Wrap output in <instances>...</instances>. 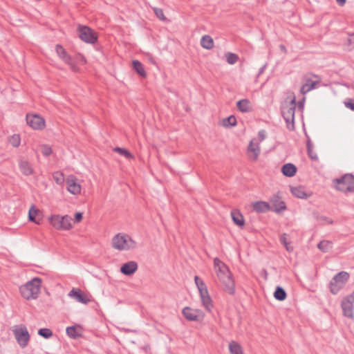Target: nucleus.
<instances>
[{"label":"nucleus","instance_id":"nucleus-1","mask_svg":"<svg viewBox=\"0 0 354 354\" xmlns=\"http://www.w3.org/2000/svg\"><path fill=\"white\" fill-rule=\"evenodd\" d=\"M41 286V279L35 277L26 284L19 288L21 296L26 299H34L37 298Z\"/></svg>","mask_w":354,"mask_h":354},{"label":"nucleus","instance_id":"nucleus-2","mask_svg":"<svg viewBox=\"0 0 354 354\" xmlns=\"http://www.w3.org/2000/svg\"><path fill=\"white\" fill-rule=\"evenodd\" d=\"M215 270L217 277L224 286V291L233 295L235 293L234 281L227 266L225 265V270L221 266H217Z\"/></svg>","mask_w":354,"mask_h":354},{"label":"nucleus","instance_id":"nucleus-3","mask_svg":"<svg viewBox=\"0 0 354 354\" xmlns=\"http://www.w3.org/2000/svg\"><path fill=\"white\" fill-rule=\"evenodd\" d=\"M333 187L338 191L343 193L354 192V175L345 174L339 178L333 180Z\"/></svg>","mask_w":354,"mask_h":354},{"label":"nucleus","instance_id":"nucleus-4","mask_svg":"<svg viewBox=\"0 0 354 354\" xmlns=\"http://www.w3.org/2000/svg\"><path fill=\"white\" fill-rule=\"evenodd\" d=\"M112 247L118 250H129L136 247V243L129 235L118 234L112 239Z\"/></svg>","mask_w":354,"mask_h":354},{"label":"nucleus","instance_id":"nucleus-5","mask_svg":"<svg viewBox=\"0 0 354 354\" xmlns=\"http://www.w3.org/2000/svg\"><path fill=\"white\" fill-rule=\"evenodd\" d=\"M296 107L295 98H293L289 104H285L281 108V114L286 121L287 128L290 131L295 129V113Z\"/></svg>","mask_w":354,"mask_h":354},{"label":"nucleus","instance_id":"nucleus-6","mask_svg":"<svg viewBox=\"0 0 354 354\" xmlns=\"http://www.w3.org/2000/svg\"><path fill=\"white\" fill-rule=\"evenodd\" d=\"M347 272L342 271L335 274L330 280L328 288L333 295H337L342 289L349 279Z\"/></svg>","mask_w":354,"mask_h":354},{"label":"nucleus","instance_id":"nucleus-7","mask_svg":"<svg viewBox=\"0 0 354 354\" xmlns=\"http://www.w3.org/2000/svg\"><path fill=\"white\" fill-rule=\"evenodd\" d=\"M72 218L68 215H52L49 217L50 224L57 230H68L72 227Z\"/></svg>","mask_w":354,"mask_h":354},{"label":"nucleus","instance_id":"nucleus-8","mask_svg":"<svg viewBox=\"0 0 354 354\" xmlns=\"http://www.w3.org/2000/svg\"><path fill=\"white\" fill-rule=\"evenodd\" d=\"M15 337L21 348H25L28 344L30 334L24 325L17 326L13 330Z\"/></svg>","mask_w":354,"mask_h":354},{"label":"nucleus","instance_id":"nucleus-9","mask_svg":"<svg viewBox=\"0 0 354 354\" xmlns=\"http://www.w3.org/2000/svg\"><path fill=\"white\" fill-rule=\"evenodd\" d=\"M79 37L83 41L88 44H95L97 41V33L86 26H80L77 28Z\"/></svg>","mask_w":354,"mask_h":354},{"label":"nucleus","instance_id":"nucleus-10","mask_svg":"<svg viewBox=\"0 0 354 354\" xmlns=\"http://www.w3.org/2000/svg\"><path fill=\"white\" fill-rule=\"evenodd\" d=\"M26 122L33 129L41 130L45 127L44 119L37 114H27Z\"/></svg>","mask_w":354,"mask_h":354},{"label":"nucleus","instance_id":"nucleus-11","mask_svg":"<svg viewBox=\"0 0 354 354\" xmlns=\"http://www.w3.org/2000/svg\"><path fill=\"white\" fill-rule=\"evenodd\" d=\"M354 295L353 294L346 296L342 301V308L344 315L349 318H353Z\"/></svg>","mask_w":354,"mask_h":354},{"label":"nucleus","instance_id":"nucleus-12","mask_svg":"<svg viewBox=\"0 0 354 354\" xmlns=\"http://www.w3.org/2000/svg\"><path fill=\"white\" fill-rule=\"evenodd\" d=\"M182 313L185 319L189 321L199 322L202 320L204 317L201 310L192 309L188 306H186L183 309Z\"/></svg>","mask_w":354,"mask_h":354},{"label":"nucleus","instance_id":"nucleus-13","mask_svg":"<svg viewBox=\"0 0 354 354\" xmlns=\"http://www.w3.org/2000/svg\"><path fill=\"white\" fill-rule=\"evenodd\" d=\"M68 296L74 298L78 302L87 304L91 301L87 295L84 293L80 288H73L68 294Z\"/></svg>","mask_w":354,"mask_h":354},{"label":"nucleus","instance_id":"nucleus-14","mask_svg":"<svg viewBox=\"0 0 354 354\" xmlns=\"http://www.w3.org/2000/svg\"><path fill=\"white\" fill-rule=\"evenodd\" d=\"M259 144L255 138L252 139L248 147V153L250 159L256 161L260 154Z\"/></svg>","mask_w":354,"mask_h":354},{"label":"nucleus","instance_id":"nucleus-15","mask_svg":"<svg viewBox=\"0 0 354 354\" xmlns=\"http://www.w3.org/2000/svg\"><path fill=\"white\" fill-rule=\"evenodd\" d=\"M271 206L270 210L272 212L280 213L286 209V205L278 196L274 195L270 199Z\"/></svg>","mask_w":354,"mask_h":354},{"label":"nucleus","instance_id":"nucleus-16","mask_svg":"<svg viewBox=\"0 0 354 354\" xmlns=\"http://www.w3.org/2000/svg\"><path fill=\"white\" fill-rule=\"evenodd\" d=\"M316 78H318L319 80L317 81H312L310 78L308 77L307 76L304 77V79L306 80V83L303 84L301 87L300 92L302 94H306L310 91L311 90L314 89L317 84L320 82V78L318 75H313Z\"/></svg>","mask_w":354,"mask_h":354},{"label":"nucleus","instance_id":"nucleus-17","mask_svg":"<svg viewBox=\"0 0 354 354\" xmlns=\"http://www.w3.org/2000/svg\"><path fill=\"white\" fill-rule=\"evenodd\" d=\"M66 185L68 191L73 194H78L81 192V186L77 182V179L73 176H70L66 179Z\"/></svg>","mask_w":354,"mask_h":354},{"label":"nucleus","instance_id":"nucleus-18","mask_svg":"<svg viewBox=\"0 0 354 354\" xmlns=\"http://www.w3.org/2000/svg\"><path fill=\"white\" fill-rule=\"evenodd\" d=\"M138 269V263L131 261L124 263L120 268V272L127 276L133 274Z\"/></svg>","mask_w":354,"mask_h":354},{"label":"nucleus","instance_id":"nucleus-19","mask_svg":"<svg viewBox=\"0 0 354 354\" xmlns=\"http://www.w3.org/2000/svg\"><path fill=\"white\" fill-rule=\"evenodd\" d=\"M82 328L80 325L68 326L66 329L67 335L74 339L82 336Z\"/></svg>","mask_w":354,"mask_h":354},{"label":"nucleus","instance_id":"nucleus-20","mask_svg":"<svg viewBox=\"0 0 354 354\" xmlns=\"http://www.w3.org/2000/svg\"><path fill=\"white\" fill-rule=\"evenodd\" d=\"M290 192L294 196L301 199L308 198L312 195L311 192H306L305 188L302 186L291 187Z\"/></svg>","mask_w":354,"mask_h":354},{"label":"nucleus","instance_id":"nucleus-21","mask_svg":"<svg viewBox=\"0 0 354 354\" xmlns=\"http://www.w3.org/2000/svg\"><path fill=\"white\" fill-rule=\"evenodd\" d=\"M55 51L59 57L65 63H71L72 57L68 54L63 46L60 44L55 46Z\"/></svg>","mask_w":354,"mask_h":354},{"label":"nucleus","instance_id":"nucleus-22","mask_svg":"<svg viewBox=\"0 0 354 354\" xmlns=\"http://www.w3.org/2000/svg\"><path fill=\"white\" fill-rule=\"evenodd\" d=\"M236 106L242 113H248L252 111L251 102L248 99H243L237 102Z\"/></svg>","mask_w":354,"mask_h":354},{"label":"nucleus","instance_id":"nucleus-23","mask_svg":"<svg viewBox=\"0 0 354 354\" xmlns=\"http://www.w3.org/2000/svg\"><path fill=\"white\" fill-rule=\"evenodd\" d=\"M232 219L235 225L243 227L245 225V220L242 214L237 209L231 212Z\"/></svg>","mask_w":354,"mask_h":354},{"label":"nucleus","instance_id":"nucleus-24","mask_svg":"<svg viewBox=\"0 0 354 354\" xmlns=\"http://www.w3.org/2000/svg\"><path fill=\"white\" fill-rule=\"evenodd\" d=\"M253 210L257 213H264L270 210V206L268 203L264 201H257L252 204Z\"/></svg>","mask_w":354,"mask_h":354},{"label":"nucleus","instance_id":"nucleus-25","mask_svg":"<svg viewBox=\"0 0 354 354\" xmlns=\"http://www.w3.org/2000/svg\"><path fill=\"white\" fill-rule=\"evenodd\" d=\"M281 172L285 176L292 177L295 175L297 167L292 163H287L282 166Z\"/></svg>","mask_w":354,"mask_h":354},{"label":"nucleus","instance_id":"nucleus-26","mask_svg":"<svg viewBox=\"0 0 354 354\" xmlns=\"http://www.w3.org/2000/svg\"><path fill=\"white\" fill-rule=\"evenodd\" d=\"M20 171L23 174L29 176L32 174L33 169L29 162L26 160H21L19 164Z\"/></svg>","mask_w":354,"mask_h":354},{"label":"nucleus","instance_id":"nucleus-27","mask_svg":"<svg viewBox=\"0 0 354 354\" xmlns=\"http://www.w3.org/2000/svg\"><path fill=\"white\" fill-rule=\"evenodd\" d=\"M40 214V211L35 208L34 205L30 208L28 212V218L30 221L34 222L37 225H40L41 218L37 219L36 217Z\"/></svg>","mask_w":354,"mask_h":354},{"label":"nucleus","instance_id":"nucleus-28","mask_svg":"<svg viewBox=\"0 0 354 354\" xmlns=\"http://www.w3.org/2000/svg\"><path fill=\"white\" fill-rule=\"evenodd\" d=\"M133 68L136 71V73L142 77H146L147 73L145 70L143 64L138 60H133Z\"/></svg>","mask_w":354,"mask_h":354},{"label":"nucleus","instance_id":"nucleus-29","mask_svg":"<svg viewBox=\"0 0 354 354\" xmlns=\"http://www.w3.org/2000/svg\"><path fill=\"white\" fill-rule=\"evenodd\" d=\"M201 45L205 49H212L214 47V41L209 35H204L201 39Z\"/></svg>","mask_w":354,"mask_h":354},{"label":"nucleus","instance_id":"nucleus-30","mask_svg":"<svg viewBox=\"0 0 354 354\" xmlns=\"http://www.w3.org/2000/svg\"><path fill=\"white\" fill-rule=\"evenodd\" d=\"M274 297L278 301H284L287 297V293L282 287L277 286L274 292Z\"/></svg>","mask_w":354,"mask_h":354},{"label":"nucleus","instance_id":"nucleus-31","mask_svg":"<svg viewBox=\"0 0 354 354\" xmlns=\"http://www.w3.org/2000/svg\"><path fill=\"white\" fill-rule=\"evenodd\" d=\"M229 350L230 354H243L241 345L235 341L230 342Z\"/></svg>","mask_w":354,"mask_h":354},{"label":"nucleus","instance_id":"nucleus-32","mask_svg":"<svg viewBox=\"0 0 354 354\" xmlns=\"http://www.w3.org/2000/svg\"><path fill=\"white\" fill-rule=\"evenodd\" d=\"M306 148L308 156L312 160H317L318 158L316 153L313 151V144L312 143L309 138H308L306 142Z\"/></svg>","mask_w":354,"mask_h":354},{"label":"nucleus","instance_id":"nucleus-33","mask_svg":"<svg viewBox=\"0 0 354 354\" xmlns=\"http://www.w3.org/2000/svg\"><path fill=\"white\" fill-rule=\"evenodd\" d=\"M201 299L202 305L205 308V309L208 312H211L214 307L212 299L211 297L210 296L206 297L204 298H201Z\"/></svg>","mask_w":354,"mask_h":354},{"label":"nucleus","instance_id":"nucleus-34","mask_svg":"<svg viewBox=\"0 0 354 354\" xmlns=\"http://www.w3.org/2000/svg\"><path fill=\"white\" fill-rule=\"evenodd\" d=\"M317 248L324 252H327L332 248V243L328 241H322L318 245Z\"/></svg>","mask_w":354,"mask_h":354},{"label":"nucleus","instance_id":"nucleus-35","mask_svg":"<svg viewBox=\"0 0 354 354\" xmlns=\"http://www.w3.org/2000/svg\"><path fill=\"white\" fill-rule=\"evenodd\" d=\"M225 56L226 57L227 62L229 64H234L239 59L238 55L230 52L226 53Z\"/></svg>","mask_w":354,"mask_h":354},{"label":"nucleus","instance_id":"nucleus-36","mask_svg":"<svg viewBox=\"0 0 354 354\" xmlns=\"http://www.w3.org/2000/svg\"><path fill=\"white\" fill-rule=\"evenodd\" d=\"M9 143L14 147H17L20 145L21 138L19 135L14 134L9 138Z\"/></svg>","mask_w":354,"mask_h":354},{"label":"nucleus","instance_id":"nucleus-37","mask_svg":"<svg viewBox=\"0 0 354 354\" xmlns=\"http://www.w3.org/2000/svg\"><path fill=\"white\" fill-rule=\"evenodd\" d=\"M113 151L128 159L133 158V155L128 150L124 148L115 147L113 149Z\"/></svg>","mask_w":354,"mask_h":354},{"label":"nucleus","instance_id":"nucleus-38","mask_svg":"<svg viewBox=\"0 0 354 354\" xmlns=\"http://www.w3.org/2000/svg\"><path fill=\"white\" fill-rule=\"evenodd\" d=\"M38 335L45 339H48L53 336V332L50 329L47 328H40L38 330Z\"/></svg>","mask_w":354,"mask_h":354},{"label":"nucleus","instance_id":"nucleus-39","mask_svg":"<svg viewBox=\"0 0 354 354\" xmlns=\"http://www.w3.org/2000/svg\"><path fill=\"white\" fill-rule=\"evenodd\" d=\"M236 124V119L234 115H230L223 120V125L225 127H234Z\"/></svg>","mask_w":354,"mask_h":354},{"label":"nucleus","instance_id":"nucleus-40","mask_svg":"<svg viewBox=\"0 0 354 354\" xmlns=\"http://www.w3.org/2000/svg\"><path fill=\"white\" fill-rule=\"evenodd\" d=\"M280 242L286 247L287 251L292 252L293 250V248L289 246V243L287 241V234L286 233L281 235Z\"/></svg>","mask_w":354,"mask_h":354},{"label":"nucleus","instance_id":"nucleus-41","mask_svg":"<svg viewBox=\"0 0 354 354\" xmlns=\"http://www.w3.org/2000/svg\"><path fill=\"white\" fill-rule=\"evenodd\" d=\"M53 178L58 185H61L64 182V174L59 171H56L53 174Z\"/></svg>","mask_w":354,"mask_h":354},{"label":"nucleus","instance_id":"nucleus-42","mask_svg":"<svg viewBox=\"0 0 354 354\" xmlns=\"http://www.w3.org/2000/svg\"><path fill=\"white\" fill-rule=\"evenodd\" d=\"M153 10L155 15H156V17L159 19H160L162 21L166 20V17L164 15V12H163L162 9L158 8H153Z\"/></svg>","mask_w":354,"mask_h":354},{"label":"nucleus","instance_id":"nucleus-43","mask_svg":"<svg viewBox=\"0 0 354 354\" xmlns=\"http://www.w3.org/2000/svg\"><path fill=\"white\" fill-rule=\"evenodd\" d=\"M198 291H199L201 299L206 297H209V292H208L206 286H205L204 287L200 288L198 289Z\"/></svg>","mask_w":354,"mask_h":354},{"label":"nucleus","instance_id":"nucleus-44","mask_svg":"<svg viewBox=\"0 0 354 354\" xmlns=\"http://www.w3.org/2000/svg\"><path fill=\"white\" fill-rule=\"evenodd\" d=\"M41 153L45 156H48L52 153L51 148L48 145H43L41 147Z\"/></svg>","mask_w":354,"mask_h":354},{"label":"nucleus","instance_id":"nucleus-45","mask_svg":"<svg viewBox=\"0 0 354 354\" xmlns=\"http://www.w3.org/2000/svg\"><path fill=\"white\" fill-rule=\"evenodd\" d=\"M348 38L346 40V44L348 46L354 47V32L348 33Z\"/></svg>","mask_w":354,"mask_h":354},{"label":"nucleus","instance_id":"nucleus-46","mask_svg":"<svg viewBox=\"0 0 354 354\" xmlns=\"http://www.w3.org/2000/svg\"><path fill=\"white\" fill-rule=\"evenodd\" d=\"M194 281H195V283L198 288V289H199L200 288H202V287H204L205 285V283L203 282V280H201L199 277L198 276H195L194 277Z\"/></svg>","mask_w":354,"mask_h":354},{"label":"nucleus","instance_id":"nucleus-47","mask_svg":"<svg viewBox=\"0 0 354 354\" xmlns=\"http://www.w3.org/2000/svg\"><path fill=\"white\" fill-rule=\"evenodd\" d=\"M214 268H217V266H221L225 270V264L222 262L218 258L216 257L214 259Z\"/></svg>","mask_w":354,"mask_h":354},{"label":"nucleus","instance_id":"nucleus-48","mask_svg":"<svg viewBox=\"0 0 354 354\" xmlns=\"http://www.w3.org/2000/svg\"><path fill=\"white\" fill-rule=\"evenodd\" d=\"M345 106L352 111H354V99H348L347 102H345Z\"/></svg>","mask_w":354,"mask_h":354},{"label":"nucleus","instance_id":"nucleus-49","mask_svg":"<svg viewBox=\"0 0 354 354\" xmlns=\"http://www.w3.org/2000/svg\"><path fill=\"white\" fill-rule=\"evenodd\" d=\"M82 218H83L82 213L77 212L75 214L74 221L75 223H80L82 220Z\"/></svg>","mask_w":354,"mask_h":354},{"label":"nucleus","instance_id":"nucleus-50","mask_svg":"<svg viewBox=\"0 0 354 354\" xmlns=\"http://www.w3.org/2000/svg\"><path fill=\"white\" fill-rule=\"evenodd\" d=\"M258 138H259L260 142L263 141L265 139L266 134H265L264 130H261L259 131Z\"/></svg>","mask_w":354,"mask_h":354},{"label":"nucleus","instance_id":"nucleus-51","mask_svg":"<svg viewBox=\"0 0 354 354\" xmlns=\"http://www.w3.org/2000/svg\"><path fill=\"white\" fill-rule=\"evenodd\" d=\"M67 64H68L71 67V69L73 71H78V67L76 66V64H75L73 62V59L71 61V63H66Z\"/></svg>","mask_w":354,"mask_h":354},{"label":"nucleus","instance_id":"nucleus-52","mask_svg":"<svg viewBox=\"0 0 354 354\" xmlns=\"http://www.w3.org/2000/svg\"><path fill=\"white\" fill-rule=\"evenodd\" d=\"M279 48L283 53H287V49L283 44L279 45Z\"/></svg>","mask_w":354,"mask_h":354},{"label":"nucleus","instance_id":"nucleus-53","mask_svg":"<svg viewBox=\"0 0 354 354\" xmlns=\"http://www.w3.org/2000/svg\"><path fill=\"white\" fill-rule=\"evenodd\" d=\"M336 1L340 6H343L346 3V0H336Z\"/></svg>","mask_w":354,"mask_h":354},{"label":"nucleus","instance_id":"nucleus-54","mask_svg":"<svg viewBox=\"0 0 354 354\" xmlns=\"http://www.w3.org/2000/svg\"><path fill=\"white\" fill-rule=\"evenodd\" d=\"M298 105H299V108L303 109V107H304V102L301 101V102H299Z\"/></svg>","mask_w":354,"mask_h":354},{"label":"nucleus","instance_id":"nucleus-55","mask_svg":"<svg viewBox=\"0 0 354 354\" xmlns=\"http://www.w3.org/2000/svg\"><path fill=\"white\" fill-rule=\"evenodd\" d=\"M265 67H266V66H263V67H261V68H260L259 72V74H261V73H263V70H264Z\"/></svg>","mask_w":354,"mask_h":354},{"label":"nucleus","instance_id":"nucleus-56","mask_svg":"<svg viewBox=\"0 0 354 354\" xmlns=\"http://www.w3.org/2000/svg\"><path fill=\"white\" fill-rule=\"evenodd\" d=\"M353 88H354V86H353Z\"/></svg>","mask_w":354,"mask_h":354}]
</instances>
